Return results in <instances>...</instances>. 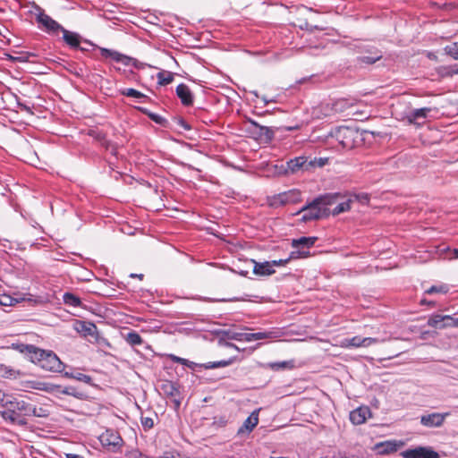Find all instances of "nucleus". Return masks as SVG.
I'll use <instances>...</instances> for the list:
<instances>
[{"label": "nucleus", "mask_w": 458, "mask_h": 458, "mask_svg": "<svg viewBox=\"0 0 458 458\" xmlns=\"http://www.w3.org/2000/svg\"><path fill=\"white\" fill-rule=\"evenodd\" d=\"M339 197V193L320 195L307 202L295 215L302 214L301 221L303 223L318 220L328 215V207L335 204Z\"/></svg>", "instance_id": "nucleus-1"}, {"label": "nucleus", "mask_w": 458, "mask_h": 458, "mask_svg": "<svg viewBox=\"0 0 458 458\" xmlns=\"http://www.w3.org/2000/svg\"><path fill=\"white\" fill-rule=\"evenodd\" d=\"M30 361L38 364L43 369L51 372L60 373L64 369V364L54 352L46 351L38 347H36Z\"/></svg>", "instance_id": "nucleus-2"}, {"label": "nucleus", "mask_w": 458, "mask_h": 458, "mask_svg": "<svg viewBox=\"0 0 458 458\" xmlns=\"http://www.w3.org/2000/svg\"><path fill=\"white\" fill-rule=\"evenodd\" d=\"M315 163L316 157L308 161V158L304 156L296 157L282 164L279 167V174L290 175L301 171H309L310 168L315 167Z\"/></svg>", "instance_id": "nucleus-3"}, {"label": "nucleus", "mask_w": 458, "mask_h": 458, "mask_svg": "<svg viewBox=\"0 0 458 458\" xmlns=\"http://www.w3.org/2000/svg\"><path fill=\"white\" fill-rule=\"evenodd\" d=\"M101 56L106 60H110L123 66H132L138 68V61L131 56L122 54L116 50L98 47Z\"/></svg>", "instance_id": "nucleus-4"}, {"label": "nucleus", "mask_w": 458, "mask_h": 458, "mask_svg": "<svg viewBox=\"0 0 458 458\" xmlns=\"http://www.w3.org/2000/svg\"><path fill=\"white\" fill-rule=\"evenodd\" d=\"M247 131L257 140L264 142H270L275 135L271 128L260 125L252 119L248 121Z\"/></svg>", "instance_id": "nucleus-5"}, {"label": "nucleus", "mask_w": 458, "mask_h": 458, "mask_svg": "<svg viewBox=\"0 0 458 458\" xmlns=\"http://www.w3.org/2000/svg\"><path fill=\"white\" fill-rule=\"evenodd\" d=\"M354 130L346 126H339L333 129L330 136L335 138L343 148H350L353 146Z\"/></svg>", "instance_id": "nucleus-6"}, {"label": "nucleus", "mask_w": 458, "mask_h": 458, "mask_svg": "<svg viewBox=\"0 0 458 458\" xmlns=\"http://www.w3.org/2000/svg\"><path fill=\"white\" fill-rule=\"evenodd\" d=\"M36 20L38 23L45 29V30L48 33H56L61 31L63 27L54 19H52L49 15L45 13L44 10L40 7H36Z\"/></svg>", "instance_id": "nucleus-7"}, {"label": "nucleus", "mask_w": 458, "mask_h": 458, "mask_svg": "<svg viewBox=\"0 0 458 458\" xmlns=\"http://www.w3.org/2000/svg\"><path fill=\"white\" fill-rule=\"evenodd\" d=\"M428 325L437 329L456 327H458V318L450 315L432 314L428 319Z\"/></svg>", "instance_id": "nucleus-8"}, {"label": "nucleus", "mask_w": 458, "mask_h": 458, "mask_svg": "<svg viewBox=\"0 0 458 458\" xmlns=\"http://www.w3.org/2000/svg\"><path fill=\"white\" fill-rule=\"evenodd\" d=\"M300 197V192L295 190L281 192L269 199V205L273 208H278L289 203L296 202Z\"/></svg>", "instance_id": "nucleus-9"}, {"label": "nucleus", "mask_w": 458, "mask_h": 458, "mask_svg": "<svg viewBox=\"0 0 458 458\" xmlns=\"http://www.w3.org/2000/svg\"><path fill=\"white\" fill-rule=\"evenodd\" d=\"M379 342L380 340L376 337H360L359 335H355L352 338L343 339L341 341L340 346L346 349L368 347L371 344H377Z\"/></svg>", "instance_id": "nucleus-10"}, {"label": "nucleus", "mask_w": 458, "mask_h": 458, "mask_svg": "<svg viewBox=\"0 0 458 458\" xmlns=\"http://www.w3.org/2000/svg\"><path fill=\"white\" fill-rule=\"evenodd\" d=\"M401 456L403 458H440L436 451L426 446L406 449L401 453Z\"/></svg>", "instance_id": "nucleus-11"}, {"label": "nucleus", "mask_w": 458, "mask_h": 458, "mask_svg": "<svg viewBox=\"0 0 458 458\" xmlns=\"http://www.w3.org/2000/svg\"><path fill=\"white\" fill-rule=\"evenodd\" d=\"M4 406H9L13 409L20 417L35 414L36 410L25 401L18 400L16 398H13V400H6Z\"/></svg>", "instance_id": "nucleus-12"}, {"label": "nucleus", "mask_w": 458, "mask_h": 458, "mask_svg": "<svg viewBox=\"0 0 458 458\" xmlns=\"http://www.w3.org/2000/svg\"><path fill=\"white\" fill-rule=\"evenodd\" d=\"M99 441L103 446L109 449H114L122 445L123 439L120 435L111 429L106 430L99 437Z\"/></svg>", "instance_id": "nucleus-13"}, {"label": "nucleus", "mask_w": 458, "mask_h": 458, "mask_svg": "<svg viewBox=\"0 0 458 458\" xmlns=\"http://www.w3.org/2000/svg\"><path fill=\"white\" fill-rule=\"evenodd\" d=\"M175 93L183 106H191L194 103V95L190 86L180 83L176 86Z\"/></svg>", "instance_id": "nucleus-14"}, {"label": "nucleus", "mask_w": 458, "mask_h": 458, "mask_svg": "<svg viewBox=\"0 0 458 458\" xmlns=\"http://www.w3.org/2000/svg\"><path fill=\"white\" fill-rule=\"evenodd\" d=\"M430 111V107L413 109L406 114V119L411 124L421 126L425 123Z\"/></svg>", "instance_id": "nucleus-15"}, {"label": "nucleus", "mask_w": 458, "mask_h": 458, "mask_svg": "<svg viewBox=\"0 0 458 458\" xmlns=\"http://www.w3.org/2000/svg\"><path fill=\"white\" fill-rule=\"evenodd\" d=\"M446 415L447 413L441 414L438 412L423 415L420 418V423L428 428L440 427L444 423Z\"/></svg>", "instance_id": "nucleus-16"}, {"label": "nucleus", "mask_w": 458, "mask_h": 458, "mask_svg": "<svg viewBox=\"0 0 458 458\" xmlns=\"http://www.w3.org/2000/svg\"><path fill=\"white\" fill-rule=\"evenodd\" d=\"M370 415L371 411L369 407L360 406L350 412V420L354 425H360L364 423Z\"/></svg>", "instance_id": "nucleus-17"}, {"label": "nucleus", "mask_w": 458, "mask_h": 458, "mask_svg": "<svg viewBox=\"0 0 458 458\" xmlns=\"http://www.w3.org/2000/svg\"><path fill=\"white\" fill-rule=\"evenodd\" d=\"M250 263L253 265L252 271L257 276H267L276 272L269 261L257 262L254 259H250Z\"/></svg>", "instance_id": "nucleus-18"}, {"label": "nucleus", "mask_w": 458, "mask_h": 458, "mask_svg": "<svg viewBox=\"0 0 458 458\" xmlns=\"http://www.w3.org/2000/svg\"><path fill=\"white\" fill-rule=\"evenodd\" d=\"M259 409L253 411L250 415L244 420L242 427L239 428L237 434L242 435L244 433H250L253 428L258 425L259 423Z\"/></svg>", "instance_id": "nucleus-19"}, {"label": "nucleus", "mask_w": 458, "mask_h": 458, "mask_svg": "<svg viewBox=\"0 0 458 458\" xmlns=\"http://www.w3.org/2000/svg\"><path fill=\"white\" fill-rule=\"evenodd\" d=\"M63 32V38L64 42L72 48H80L81 51H85L86 49L83 47H80V44L81 42V37L77 32H72L67 30L63 27L61 30Z\"/></svg>", "instance_id": "nucleus-20"}, {"label": "nucleus", "mask_w": 458, "mask_h": 458, "mask_svg": "<svg viewBox=\"0 0 458 458\" xmlns=\"http://www.w3.org/2000/svg\"><path fill=\"white\" fill-rule=\"evenodd\" d=\"M368 54L369 55L358 56V63L365 64H373L382 58V53L377 47H370L368 50Z\"/></svg>", "instance_id": "nucleus-21"}, {"label": "nucleus", "mask_w": 458, "mask_h": 458, "mask_svg": "<svg viewBox=\"0 0 458 458\" xmlns=\"http://www.w3.org/2000/svg\"><path fill=\"white\" fill-rule=\"evenodd\" d=\"M35 345L33 344H27L20 342L13 343L10 346H8V349H13L20 353L24 354L30 360H31V358L33 356V353L36 350Z\"/></svg>", "instance_id": "nucleus-22"}, {"label": "nucleus", "mask_w": 458, "mask_h": 458, "mask_svg": "<svg viewBox=\"0 0 458 458\" xmlns=\"http://www.w3.org/2000/svg\"><path fill=\"white\" fill-rule=\"evenodd\" d=\"M309 251L296 250L291 251L290 255L286 259H275L272 261H269L272 264L273 267H280V266H285L287 263H289L292 259H296L299 258H305L309 255Z\"/></svg>", "instance_id": "nucleus-23"}, {"label": "nucleus", "mask_w": 458, "mask_h": 458, "mask_svg": "<svg viewBox=\"0 0 458 458\" xmlns=\"http://www.w3.org/2000/svg\"><path fill=\"white\" fill-rule=\"evenodd\" d=\"M75 329L84 336H94L97 334V327L91 322L77 321Z\"/></svg>", "instance_id": "nucleus-24"}, {"label": "nucleus", "mask_w": 458, "mask_h": 458, "mask_svg": "<svg viewBox=\"0 0 458 458\" xmlns=\"http://www.w3.org/2000/svg\"><path fill=\"white\" fill-rule=\"evenodd\" d=\"M34 388L38 390H43L47 393H50L57 397L60 396V394H63L64 386H61L59 385L50 384V383H36L34 386Z\"/></svg>", "instance_id": "nucleus-25"}, {"label": "nucleus", "mask_w": 458, "mask_h": 458, "mask_svg": "<svg viewBox=\"0 0 458 458\" xmlns=\"http://www.w3.org/2000/svg\"><path fill=\"white\" fill-rule=\"evenodd\" d=\"M278 336L277 332L276 331H264V332H257V333H247L244 335V339L248 342L267 339V338H276Z\"/></svg>", "instance_id": "nucleus-26"}, {"label": "nucleus", "mask_w": 458, "mask_h": 458, "mask_svg": "<svg viewBox=\"0 0 458 458\" xmlns=\"http://www.w3.org/2000/svg\"><path fill=\"white\" fill-rule=\"evenodd\" d=\"M21 376V372L20 370L14 369L10 366L0 363V377L7 379H16Z\"/></svg>", "instance_id": "nucleus-27"}, {"label": "nucleus", "mask_w": 458, "mask_h": 458, "mask_svg": "<svg viewBox=\"0 0 458 458\" xmlns=\"http://www.w3.org/2000/svg\"><path fill=\"white\" fill-rule=\"evenodd\" d=\"M317 241V237H301L299 239H293L292 242V246L293 248L298 249L299 247H303L306 249H310L312 247Z\"/></svg>", "instance_id": "nucleus-28"}, {"label": "nucleus", "mask_w": 458, "mask_h": 458, "mask_svg": "<svg viewBox=\"0 0 458 458\" xmlns=\"http://www.w3.org/2000/svg\"><path fill=\"white\" fill-rule=\"evenodd\" d=\"M267 368L271 369L272 370H283V369H292L294 368V360H284V361H275V362H268L266 365Z\"/></svg>", "instance_id": "nucleus-29"}, {"label": "nucleus", "mask_w": 458, "mask_h": 458, "mask_svg": "<svg viewBox=\"0 0 458 458\" xmlns=\"http://www.w3.org/2000/svg\"><path fill=\"white\" fill-rule=\"evenodd\" d=\"M399 444L396 441H385L377 445L379 454H390L397 451Z\"/></svg>", "instance_id": "nucleus-30"}, {"label": "nucleus", "mask_w": 458, "mask_h": 458, "mask_svg": "<svg viewBox=\"0 0 458 458\" xmlns=\"http://www.w3.org/2000/svg\"><path fill=\"white\" fill-rule=\"evenodd\" d=\"M233 359L222 360L217 361H209L206 363L199 364V368H203L205 369H212L217 368H224L232 364Z\"/></svg>", "instance_id": "nucleus-31"}, {"label": "nucleus", "mask_w": 458, "mask_h": 458, "mask_svg": "<svg viewBox=\"0 0 458 458\" xmlns=\"http://www.w3.org/2000/svg\"><path fill=\"white\" fill-rule=\"evenodd\" d=\"M5 410L0 411L2 418L6 421H11L13 423L17 422L20 420V416L16 413V411L10 408L9 406H4Z\"/></svg>", "instance_id": "nucleus-32"}, {"label": "nucleus", "mask_w": 458, "mask_h": 458, "mask_svg": "<svg viewBox=\"0 0 458 458\" xmlns=\"http://www.w3.org/2000/svg\"><path fill=\"white\" fill-rule=\"evenodd\" d=\"M63 301H64V304L71 306V307H74V308L80 307L81 305V299L78 296H76L75 294L71 293H65L63 295Z\"/></svg>", "instance_id": "nucleus-33"}, {"label": "nucleus", "mask_w": 458, "mask_h": 458, "mask_svg": "<svg viewBox=\"0 0 458 458\" xmlns=\"http://www.w3.org/2000/svg\"><path fill=\"white\" fill-rule=\"evenodd\" d=\"M449 291V286L445 284H440L437 285H432L427 290H425L424 294H435V293H442L445 294Z\"/></svg>", "instance_id": "nucleus-34"}, {"label": "nucleus", "mask_w": 458, "mask_h": 458, "mask_svg": "<svg viewBox=\"0 0 458 458\" xmlns=\"http://www.w3.org/2000/svg\"><path fill=\"white\" fill-rule=\"evenodd\" d=\"M125 340L131 346L140 345L142 343V339H141L140 335L136 332L128 333L125 337Z\"/></svg>", "instance_id": "nucleus-35"}, {"label": "nucleus", "mask_w": 458, "mask_h": 458, "mask_svg": "<svg viewBox=\"0 0 458 458\" xmlns=\"http://www.w3.org/2000/svg\"><path fill=\"white\" fill-rule=\"evenodd\" d=\"M351 208V199L338 203L332 210L333 215H339L343 212L348 211Z\"/></svg>", "instance_id": "nucleus-36"}, {"label": "nucleus", "mask_w": 458, "mask_h": 458, "mask_svg": "<svg viewBox=\"0 0 458 458\" xmlns=\"http://www.w3.org/2000/svg\"><path fill=\"white\" fill-rule=\"evenodd\" d=\"M63 394L71 395L73 397H76L78 399H82L84 394L83 393L80 392L76 387L74 386H64Z\"/></svg>", "instance_id": "nucleus-37"}, {"label": "nucleus", "mask_w": 458, "mask_h": 458, "mask_svg": "<svg viewBox=\"0 0 458 458\" xmlns=\"http://www.w3.org/2000/svg\"><path fill=\"white\" fill-rule=\"evenodd\" d=\"M121 94L126 97L134 98H143L146 96L140 91L134 89H123L121 91Z\"/></svg>", "instance_id": "nucleus-38"}, {"label": "nucleus", "mask_w": 458, "mask_h": 458, "mask_svg": "<svg viewBox=\"0 0 458 458\" xmlns=\"http://www.w3.org/2000/svg\"><path fill=\"white\" fill-rule=\"evenodd\" d=\"M445 52L454 59L458 60V42L446 46Z\"/></svg>", "instance_id": "nucleus-39"}, {"label": "nucleus", "mask_w": 458, "mask_h": 458, "mask_svg": "<svg viewBox=\"0 0 458 458\" xmlns=\"http://www.w3.org/2000/svg\"><path fill=\"white\" fill-rule=\"evenodd\" d=\"M174 362H180L181 364L182 365H185L187 367H189L190 369H191L192 370H195V369L197 367L199 368V363H195L193 361H190L186 359H183V358H180L178 356H175L174 355Z\"/></svg>", "instance_id": "nucleus-40"}, {"label": "nucleus", "mask_w": 458, "mask_h": 458, "mask_svg": "<svg viewBox=\"0 0 458 458\" xmlns=\"http://www.w3.org/2000/svg\"><path fill=\"white\" fill-rule=\"evenodd\" d=\"M176 124L179 130V132H182V131H191V125L182 119V117L176 118Z\"/></svg>", "instance_id": "nucleus-41"}, {"label": "nucleus", "mask_w": 458, "mask_h": 458, "mask_svg": "<svg viewBox=\"0 0 458 458\" xmlns=\"http://www.w3.org/2000/svg\"><path fill=\"white\" fill-rule=\"evenodd\" d=\"M17 302H19L18 300H14L9 295L4 294L0 296V304L2 306H13Z\"/></svg>", "instance_id": "nucleus-42"}, {"label": "nucleus", "mask_w": 458, "mask_h": 458, "mask_svg": "<svg viewBox=\"0 0 458 458\" xmlns=\"http://www.w3.org/2000/svg\"><path fill=\"white\" fill-rule=\"evenodd\" d=\"M74 379L81 382H84L86 384H91L92 381L90 376L80 372L75 373Z\"/></svg>", "instance_id": "nucleus-43"}, {"label": "nucleus", "mask_w": 458, "mask_h": 458, "mask_svg": "<svg viewBox=\"0 0 458 458\" xmlns=\"http://www.w3.org/2000/svg\"><path fill=\"white\" fill-rule=\"evenodd\" d=\"M174 143H175V146H174V150L178 151L179 149L185 148L188 151L192 152V148H191V146L189 144H183L182 142H181L180 140H177L175 139H174Z\"/></svg>", "instance_id": "nucleus-44"}, {"label": "nucleus", "mask_w": 458, "mask_h": 458, "mask_svg": "<svg viewBox=\"0 0 458 458\" xmlns=\"http://www.w3.org/2000/svg\"><path fill=\"white\" fill-rule=\"evenodd\" d=\"M354 198L361 204H368L369 202V196L366 192L355 194Z\"/></svg>", "instance_id": "nucleus-45"}, {"label": "nucleus", "mask_w": 458, "mask_h": 458, "mask_svg": "<svg viewBox=\"0 0 458 458\" xmlns=\"http://www.w3.org/2000/svg\"><path fill=\"white\" fill-rule=\"evenodd\" d=\"M158 83L160 85H167L172 82V74L169 73L167 77H165L163 73L159 72L157 75Z\"/></svg>", "instance_id": "nucleus-46"}, {"label": "nucleus", "mask_w": 458, "mask_h": 458, "mask_svg": "<svg viewBox=\"0 0 458 458\" xmlns=\"http://www.w3.org/2000/svg\"><path fill=\"white\" fill-rule=\"evenodd\" d=\"M141 424L145 429H150L153 425V420L148 417H141Z\"/></svg>", "instance_id": "nucleus-47"}, {"label": "nucleus", "mask_w": 458, "mask_h": 458, "mask_svg": "<svg viewBox=\"0 0 458 458\" xmlns=\"http://www.w3.org/2000/svg\"><path fill=\"white\" fill-rule=\"evenodd\" d=\"M159 387L167 396H172V385L162 384Z\"/></svg>", "instance_id": "nucleus-48"}, {"label": "nucleus", "mask_w": 458, "mask_h": 458, "mask_svg": "<svg viewBox=\"0 0 458 458\" xmlns=\"http://www.w3.org/2000/svg\"><path fill=\"white\" fill-rule=\"evenodd\" d=\"M370 47H373L372 46H366V45H363L361 43H358V44L355 45V49H357V51L360 52V53H368V50Z\"/></svg>", "instance_id": "nucleus-49"}, {"label": "nucleus", "mask_w": 458, "mask_h": 458, "mask_svg": "<svg viewBox=\"0 0 458 458\" xmlns=\"http://www.w3.org/2000/svg\"><path fill=\"white\" fill-rule=\"evenodd\" d=\"M222 334H223V335H225L228 339L240 340V338H239L240 334L230 333V332H227V331H223Z\"/></svg>", "instance_id": "nucleus-50"}, {"label": "nucleus", "mask_w": 458, "mask_h": 458, "mask_svg": "<svg viewBox=\"0 0 458 458\" xmlns=\"http://www.w3.org/2000/svg\"><path fill=\"white\" fill-rule=\"evenodd\" d=\"M149 117L151 118L152 121L157 123H162L164 121V118L157 114H149Z\"/></svg>", "instance_id": "nucleus-51"}, {"label": "nucleus", "mask_w": 458, "mask_h": 458, "mask_svg": "<svg viewBox=\"0 0 458 458\" xmlns=\"http://www.w3.org/2000/svg\"><path fill=\"white\" fill-rule=\"evenodd\" d=\"M184 329L186 328L183 327L182 325L174 322V333H182Z\"/></svg>", "instance_id": "nucleus-52"}, {"label": "nucleus", "mask_w": 458, "mask_h": 458, "mask_svg": "<svg viewBox=\"0 0 458 458\" xmlns=\"http://www.w3.org/2000/svg\"><path fill=\"white\" fill-rule=\"evenodd\" d=\"M6 394L2 389H0V404L2 406H4V403L6 402Z\"/></svg>", "instance_id": "nucleus-53"}, {"label": "nucleus", "mask_w": 458, "mask_h": 458, "mask_svg": "<svg viewBox=\"0 0 458 458\" xmlns=\"http://www.w3.org/2000/svg\"><path fill=\"white\" fill-rule=\"evenodd\" d=\"M326 162H327V159L316 158L315 166L322 167L323 165H325Z\"/></svg>", "instance_id": "nucleus-54"}, {"label": "nucleus", "mask_w": 458, "mask_h": 458, "mask_svg": "<svg viewBox=\"0 0 458 458\" xmlns=\"http://www.w3.org/2000/svg\"><path fill=\"white\" fill-rule=\"evenodd\" d=\"M420 304H421V305L428 304V305H430V306H435V305H436V301H428L426 298H422V299L420 300Z\"/></svg>", "instance_id": "nucleus-55"}, {"label": "nucleus", "mask_w": 458, "mask_h": 458, "mask_svg": "<svg viewBox=\"0 0 458 458\" xmlns=\"http://www.w3.org/2000/svg\"><path fill=\"white\" fill-rule=\"evenodd\" d=\"M66 458H83L81 455L77 454H65Z\"/></svg>", "instance_id": "nucleus-56"}, {"label": "nucleus", "mask_w": 458, "mask_h": 458, "mask_svg": "<svg viewBox=\"0 0 458 458\" xmlns=\"http://www.w3.org/2000/svg\"><path fill=\"white\" fill-rule=\"evenodd\" d=\"M235 272H236L238 275L242 276H248V274H249V271H248V270H242V269H240V270H238V271H236V270H235Z\"/></svg>", "instance_id": "nucleus-57"}, {"label": "nucleus", "mask_w": 458, "mask_h": 458, "mask_svg": "<svg viewBox=\"0 0 458 458\" xmlns=\"http://www.w3.org/2000/svg\"><path fill=\"white\" fill-rule=\"evenodd\" d=\"M131 277L132 278H139L140 280H142L143 279V276L144 275L143 274H131L130 275Z\"/></svg>", "instance_id": "nucleus-58"}, {"label": "nucleus", "mask_w": 458, "mask_h": 458, "mask_svg": "<svg viewBox=\"0 0 458 458\" xmlns=\"http://www.w3.org/2000/svg\"><path fill=\"white\" fill-rule=\"evenodd\" d=\"M432 4L437 6L438 8H442V7L447 8L448 6L451 5V4H447V3L443 4V5L438 4L437 3H433Z\"/></svg>", "instance_id": "nucleus-59"}, {"label": "nucleus", "mask_w": 458, "mask_h": 458, "mask_svg": "<svg viewBox=\"0 0 458 458\" xmlns=\"http://www.w3.org/2000/svg\"><path fill=\"white\" fill-rule=\"evenodd\" d=\"M74 376H75V373H72V372H65L64 373V377H66L68 378H73L74 379Z\"/></svg>", "instance_id": "nucleus-60"}, {"label": "nucleus", "mask_w": 458, "mask_h": 458, "mask_svg": "<svg viewBox=\"0 0 458 458\" xmlns=\"http://www.w3.org/2000/svg\"><path fill=\"white\" fill-rule=\"evenodd\" d=\"M179 30H180V34H175V30H174V35H173L174 38H175L176 37H181V35L182 33V29L179 28Z\"/></svg>", "instance_id": "nucleus-61"}, {"label": "nucleus", "mask_w": 458, "mask_h": 458, "mask_svg": "<svg viewBox=\"0 0 458 458\" xmlns=\"http://www.w3.org/2000/svg\"><path fill=\"white\" fill-rule=\"evenodd\" d=\"M262 100L264 101L265 105H267V104H268V103H270V102H273V100H272V99H267V98H266V97H263V98H262Z\"/></svg>", "instance_id": "nucleus-62"}, {"label": "nucleus", "mask_w": 458, "mask_h": 458, "mask_svg": "<svg viewBox=\"0 0 458 458\" xmlns=\"http://www.w3.org/2000/svg\"><path fill=\"white\" fill-rule=\"evenodd\" d=\"M180 405V403L176 400H174V407H178Z\"/></svg>", "instance_id": "nucleus-63"}, {"label": "nucleus", "mask_w": 458, "mask_h": 458, "mask_svg": "<svg viewBox=\"0 0 458 458\" xmlns=\"http://www.w3.org/2000/svg\"><path fill=\"white\" fill-rule=\"evenodd\" d=\"M339 458H350V457H348L345 454H339Z\"/></svg>", "instance_id": "nucleus-64"}]
</instances>
